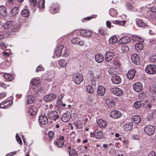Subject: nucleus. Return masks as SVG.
I'll return each instance as SVG.
<instances>
[{"mask_svg":"<svg viewBox=\"0 0 156 156\" xmlns=\"http://www.w3.org/2000/svg\"><path fill=\"white\" fill-rule=\"evenodd\" d=\"M138 38V39H142V38L136 35H131L130 34H123L119 36L118 35H113L109 39H136Z\"/></svg>","mask_w":156,"mask_h":156,"instance_id":"obj_1","label":"nucleus"},{"mask_svg":"<svg viewBox=\"0 0 156 156\" xmlns=\"http://www.w3.org/2000/svg\"><path fill=\"white\" fill-rule=\"evenodd\" d=\"M83 79V77L82 74L77 73L73 76V81L74 83L78 85L81 83Z\"/></svg>","mask_w":156,"mask_h":156,"instance_id":"obj_2","label":"nucleus"},{"mask_svg":"<svg viewBox=\"0 0 156 156\" xmlns=\"http://www.w3.org/2000/svg\"><path fill=\"white\" fill-rule=\"evenodd\" d=\"M146 72L149 74H153L156 73V66L153 64L147 65L145 69Z\"/></svg>","mask_w":156,"mask_h":156,"instance_id":"obj_3","label":"nucleus"},{"mask_svg":"<svg viewBox=\"0 0 156 156\" xmlns=\"http://www.w3.org/2000/svg\"><path fill=\"white\" fill-rule=\"evenodd\" d=\"M95 72L92 71H90L88 72V80L90 81L92 85H95L96 83L95 80V78L96 77L97 78L99 79L100 77V76L97 75V76L95 75L94 73Z\"/></svg>","mask_w":156,"mask_h":156,"instance_id":"obj_4","label":"nucleus"},{"mask_svg":"<svg viewBox=\"0 0 156 156\" xmlns=\"http://www.w3.org/2000/svg\"><path fill=\"white\" fill-rule=\"evenodd\" d=\"M155 129L154 126L151 125H148L144 127V130L148 136L153 135L155 131Z\"/></svg>","mask_w":156,"mask_h":156,"instance_id":"obj_5","label":"nucleus"},{"mask_svg":"<svg viewBox=\"0 0 156 156\" xmlns=\"http://www.w3.org/2000/svg\"><path fill=\"white\" fill-rule=\"evenodd\" d=\"M48 118L51 120L56 121L58 119L59 115L58 113L55 111H50L48 114Z\"/></svg>","mask_w":156,"mask_h":156,"instance_id":"obj_6","label":"nucleus"},{"mask_svg":"<svg viewBox=\"0 0 156 156\" xmlns=\"http://www.w3.org/2000/svg\"><path fill=\"white\" fill-rule=\"evenodd\" d=\"M110 91L113 94L118 96H121L123 94L122 90L117 87L112 88L110 89Z\"/></svg>","mask_w":156,"mask_h":156,"instance_id":"obj_7","label":"nucleus"},{"mask_svg":"<svg viewBox=\"0 0 156 156\" xmlns=\"http://www.w3.org/2000/svg\"><path fill=\"white\" fill-rule=\"evenodd\" d=\"M64 137L63 136H60L57 140L54 142V144L58 147L61 148L64 145Z\"/></svg>","mask_w":156,"mask_h":156,"instance_id":"obj_8","label":"nucleus"},{"mask_svg":"<svg viewBox=\"0 0 156 156\" xmlns=\"http://www.w3.org/2000/svg\"><path fill=\"white\" fill-rule=\"evenodd\" d=\"M64 46L62 44H58L55 48V54L58 57L62 55V50L63 49Z\"/></svg>","mask_w":156,"mask_h":156,"instance_id":"obj_9","label":"nucleus"},{"mask_svg":"<svg viewBox=\"0 0 156 156\" xmlns=\"http://www.w3.org/2000/svg\"><path fill=\"white\" fill-rule=\"evenodd\" d=\"M131 58L132 62L134 64L137 65L140 63V57L137 54H132L131 55Z\"/></svg>","mask_w":156,"mask_h":156,"instance_id":"obj_10","label":"nucleus"},{"mask_svg":"<svg viewBox=\"0 0 156 156\" xmlns=\"http://www.w3.org/2000/svg\"><path fill=\"white\" fill-rule=\"evenodd\" d=\"M110 116L114 119L119 118L121 117L122 114L121 112L118 110H113L110 113Z\"/></svg>","mask_w":156,"mask_h":156,"instance_id":"obj_11","label":"nucleus"},{"mask_svg":"<svg viewBox=\"0 0 156 156\" xmlns=\"http://www.w3.org/2000/svg\"><path fill=\"white\" fill-rule=\"evenodd\" d=\"M142 84L140 82L135 83L133 85V88L136 92H140L143 89Z\"/></svg>","mask_w":156,"mask_h":156,"instance_id":"obj_12","label":"nucleus"},{"mask_svg":"<svg viewBox=\"0 0 156 156\" xmlns=\"http://www.w3.org/2000/svg\"><path fill=\"white\" fill-rule=\"evenodd\" d=\"M38 121L40 123L44 125L48 123V121L47 117L44 114H42L39 117Z\"/></svg>","mask_w":156,"mask_h":156,"instance_id":"obj_13","label":"nucleus"},{"mask_svg":"<svg viewBox=\"0 0 156 156\" xmlns=\"http://www.w3.org/2000/svg\"><path fill=\"white\" fill-rule=\"evenodd\" d=\"M112 81L113 83L116 84H120L122 81V79L118 75H114L111 77Z\"/></svg>","mask_w":156,"mask_h":156,"instance_id":"obj_14","label":"nucleus"},{"mask_svg":"<svg viewBox=\"0 0 156 156\" xmlns=\"http://www.w3.org/2000/svg\"><path fill=\"white\" fill-rule=\"evenodd\" d=\"M80 33L81 35L86 37H90L93 34V33L91 31L85 29L80 30Z\"/></svg>","mask_w":156,"mask_h":156,"instance_id":"obj_15","label":"nucleus"},{"mask_svg":"<svg viewBox=\"0 0 156 156\" xmlns=\"http://www.w3.org/2000/svg\"><path fill=\"white\" fill-rule=\"evenodd\" d=\"M56 96L54 94H50L46 95L44 97V100L46 101H49L54 100Z\"/></svg>","mask_w":156,"mask_h":156,"instance_id":"obj_16","label":"nucleus"},{"mask_svg":"<svg viewBox=\"0 0 156 156\" xmlns=\"http://www.w3.org/2000/svg\"><path fill=\"white\" fill-rule=\"evenodd\" d=\"M71 115L69 112H66L64 113L62 116V120L65 122H66L69 121L71 118Z\"/></svg>","mask_w":156,"mask_h":156,"instance_id":"obj_17","label":"nucleus"},{"mask_svg":"<svg viewBox=\"0 0 156 156\" xmlns=\"http://www.w3.org/2000/svg\"><path fill=\"white\" fill-rule=\"evenodd\" d=\"M59 9V5L58 4L52 5L49 9V11L52 14L57 12Z\"/></svg>","mask_w":156,"mask_h":156,"instance_id":"obj_18","label":"nucleus"},{"mask_svg":"<svg viewBox=\"0 0 156 156\" xmlns=\"http://www.w3.org/2000/svg\"><path fill=\"white\" fill-rule=\"evenodd\" d=\"M37 111L35 105H33L30 108L28 111V113L31 116L34 115L37 113Z\"/></svg>","mask_w":156,"mask_h":156,"instance_id":"obj_19","label":"nucleus"},{"mask_svg":"<svg viewBox=\"0 0 156 156\" xmlns=\"http://www.w3.org/2000/svg\"><path fill=\"white\" fill-rule=\"evenodd\" d=\"M105 92V88L102 86H99L97 89V93L98 94L101 96L104 95Z\"/></svg>","mask_w":156,"mask_h":156,"instance_id":"obj_20","label":"nucleus"},{"mask_svg":"<svg viewBox=\"0 0 156 156\" xmlns=\"http://www.w3.org/2000/svg\"><path fill=\"white\" fill-rule=\"evenodd\" d=\"M136 72L135 69H131L129 70L127 73V76L129 80H132L134 78Z\"/></svg>","mask_w":156,"mask_h":156,"instance_id":"obj_21","label":"nucleus"},{"mask_svg":"<svg viewBox=\"0 0 156 156\" xmlns=\"http://www.w3.org/2000/svg\"><path fill=\"white\" fill-rule=\"evenodd\" d=\"M114 56V53L113 52L110 51L107 52L105 54V60L107 62H109L112 59Z\"/></svg>","mask_w":156,"mask_h":156,"instance_id":"obj_22","label":"nucleus"},{"mask_svg":"<svg viewBox=\"0 0 156 156\" xmlns=\"http://www.w3.org/2000/svg\"><path fill=\"white\" fill-rule=\"evenodd\" d=\"M12 25V26L11 29V31L13 32H16L19 31L20 29L21 26V23H13V22Z\"/></svg>","mask_w":156,"mask_h":156,"instance_id":"obj_23","label":"nucleus"},{"mask_svg":"<svg viewBox=\"0 0 156 156\" xmlns=\"http://www.w3.org/2000/svg\"><path fill=\"white\" fill-rule=\"evenodd\" d=\"M95 58L96 61L98 63L102 62L104 59L103 55L100 53L97 54L95 55Z\"/></svg>","mask_w":156,"mask_h":156,"instance_id":"obj_24","label":"nucleus"},{"mask_svg":"<svg viewBox=\"0 0 156 156\" xmlns=\"http://www.w3.org/2000/svg\"><path fill=\"white\" fill-rule=\"evenodd\" d=\"M12 102L11 100H7L0 105V107L1 108L6 109L9 106L11 105Z\"/></svg>","mask_w":156,"mask_h":156,"instance_id":"obj_25","label":"nucleus"},{"mask_svg":"<svg viewBox=\"0 0 156 156\" xmlns=\"http://www.w3.org/2000/svg\"><path fill=\"white\" fill-rule=\"evenodd\" d=\"M105 103L110 108H113L115 106V102L112 99H108L106 100Z\"/></svg>","mask_w":156,"mask_h":156,"instance_id":"obj_26","label":"nucleus"},{"mask_svg":"<svg viewBox=\"0 0 156 156\" xmlns=\"http://www.w3.org/2000/svg\"><path fill=\"white\" fill-rule=\"evenodd\" d=\"M94 136L96 138L100 139L103 136V134L101 130H97L94 132Z\"/></svg>","mask_w":156,"mask_h":156,"instance_id":"obj_27","label":"nucleus"},{"mask_svg":"<svg viewBox=\"0 0 156 156\" xmlns=\"http://www.w3.org/2000/svg\"><path fill=\"white\" fill-rule=\"evenodd\" d=\"M21 14L23 17H28L30 14V11L29 9H23L21 11Z\"/></svg>","mask_w":156,"mask_h":156,"instance_id":"obj_28","label":"nucleus"},{"mask_svg":"<svg viewBox=\"0 0 156 156\" xmlns=\"http://www.w3.org/2000/svg\"><path fill=\"white\" fill-rule=\"evenodd\" d=\"M27 102L26 104L27 105L28 104H31L34 103L35 100V98L34 96L31 95H28L26 97Z\"/></svg>","mask_w":156,"mask_h":156,"instance_id":"obj_29","label":"nucleus"},{"mask_svg":"<svg viewBox=\"0 0 156 156\" xmlns=\"http://www.w3.org/2000/svg\"><path fill=\"white\" fill-rule=\"evenodd\" d=\"M133 124L131 122H129L125 124L124 126V129L126 131H129L131 130L133 127Z\"/></svg>","mask_w":156,"mask_h":156,"instance_id":"obj_30","label":"nucleus"},{"mask_svg":"<svg viewBox=\"0 0 156 156\" xmlns=\"http://www.w3.org/2000/svg\"><path fill=\"white\" fill-rule=\"evenodd\" d=\"M136 23L137 25L139 27H144L147 26V25L144 23L142 19H136Z\"/></svg>","mask_w":156,"mask_h":156,"instance_id":"obj_31","label":"nucleus"},{"mask_svg":"<svg viewBox=\"0 0 156 156\" xmlns=\"http://www.w3.org/2000/svg\"><path fill=\"white\" fill-rule=\"evenodd\" d=\"M71 43L74 44H78L83 46L84 45V41L82 40H71Z\"/></svg>","mask_w":156,"mask_h":156,"instance_id":"obj_32","label":"nucleus"},{"mask_svg":"<svg viewBox=\"0 0 156 156\" xmlns=\"http://www.w3.org/2000/svg\"><path fill=\"white\" fill-rule=\"evenodd\" d=\"M97 123L98 125L101 128H104L107 125L106 121L102 119L98 120L97 122Z\"/></svg>","mask_w":156,"mask_h":156,"instance_id":"obj_33","label":"nucleus"},{"mask_svg":"<svg viewBox=\"0 0 156 156\" xmlns=\"http://www.w3.org/2000/svg\"><path fill=\"white\" fill-rule=\"evenodd\" d=\"M131 121L135 124H138L140 121V117L138 115H135L132 118Z\"/></svg>","mask_w":156,"mask_h":156,"instance_id":"obj_34","label":"nucleus"},{"mask_svg":"<svg viewBox=\"0 0 156 156\" xmlns=\"http://www.w3.org/2000/svg\"><path fill=\"white\" fill-rule=\"evenodd\" d=\"M126 7L127 9L129 10L136 12L137 11V9L134 8V6L132 4L128 2L126 4Z\"/></svg>","mask_w":156,"mask_h":156,"instance_id":"obj_35","label":"nucleus"},{"mask_svg":"<svg viewBox=\"0 0 156 156\" xmlns=\"http://www.w3.org/2000/svg\"><path fill=\"white\" fill-rule=\"evenodd\" d=\"M144 107L147 109H150L152 106V104L150 101H146L143 104Z\"/></svg>","mask_w":156,"mask_h":156,"instance_id":"obj_36","label":"nucleus"},{"mask_svg":"<svg viewBox=\"0 0 156 156\" xmlns=\"http://www.w3.org/2000/svg\"><path fill=\"white\" fill-rule=\"evenodd\" d=\"M0 14L3 17H5L7 16L6 9L3 6H0Z\"/></svg>","mask_w":156,"mask_h":156,"instance_id":"obj_37","label":"nucleus"},{"mask_svg":"<svg viewBox=\"0 0 156 156\" xmlns=\"http://www.w3.org/2000/svg\"><path fill=\"white\" fill-rule=\"evenodd\" d=\"M128 46L126 45H122L121 47V51L122 53H126L129 50Z\"/></svg>","mask_w":156,"mask_h":156,"instance_id":"obj_38","label":"nucleus"},{"mask_svg":"<svg viewBox=\"0 0 156 156\" xmlns=\"http://www.w3.org/2000/svg\"><path fill=\"white\" fill-rule=\"evenodd\" d=\"M19 8L17 7H15L11 10V13L13 17H15L18 14L19 12Z\"/></svg>","mask_w":156,"mask_h":156,"instance_id":"obj_39","label":"nucleus"},{"mask_svg":"<svg viewBox=\"0 0 156 156\" xmlns=\"http://www.w3.org/2000/svg\"><path fill=\"white\" fill-rule=\"evenodd\" d=\"M144 16L148 18H152L154 16V13H152L150 10L148 11L147 12L144 14Z\"/></svg>","mask_w":156,"mask_h":156,"instance_id":"obj_40","label":"nucleus"},{"mask_svg":"<svg viewBox=\"0 0 156 156\" xmlns=\"http://www.w3.org/2000/svg\"><path fill=\"white\" fill-rule=\"evenodd\" d=\"M108 72L111 75H115L117 73V69L113 67L109 69L108 70Z\"/></svg>","mask_w":156,"mask_h":156,"instance_id":"obj_41","label":"nucleus"},{"mask_svg":"<svg viewBox=\"0 0 156 156\" xmlns=\"http://www.w3.org/2000/svg\"><path fill=\"white\" fill-rule=\"evenodd\" d=\"M13 22L11 21H7L4 25V28L5 29H8L12 25Z\"/></svg>","mask_w":156,"mask_h":156,"instance_id":"obj_42","label":"nucleus"},{"mask_svg":"<svg viewBox=\"0 0 156 156\" xmlns=\"http://www.w3.org/2000/svg\"><path fill=\"white\" fill-rule=\"evenodd\" d=\"M74 125L76 129H81L82 128L83 126V125L80 121L75 122L74 123Z\"/></svg>","mask_w":156,"mask_h":156,"instance_id":"obj_43","label":"nucleus"},{"mask_svg":"<svg viewBox=\"0 0 156 156\" xmlns=\"http://www.w3.org/2000/svg\"><path fill=\"white\" fill-rule=\"evenodd\" d=\"M109 13L112 17H115L117 15V12L114 9H111L109 11Z\"/></svg>","mask_w":156,"mask_h":156,"instance_id":"obj_44","label":"nucleus"},{"mask_svg":"<svg viewBox=\"0 0 156 156\" xmlns=\"http://www.w3.org/2000/svg\"><path fill=\"white\" fill-rule=\"evenodd\" d=\"M44 0H39L38 3L37 5L39 8H43L44 7Z\"/></svg>","mask_w":156,"mask_h":156,"instance_id":"obj_45","label":"nucleus"},{"mask_svg":"<svg viewBox=\"0 0 156 156\" xmlns=\"http://www.w3.org/2000/svg\"><path fill=\"white\" fill-rule=\"evenodd\" d=\"M136 49L137 51H140L143 49V46L141 42L137 43L135 45Z\"/></svg>","mask_w":156,"mask_h":156,"instance_id":"obj_46","label":"nucleus"},{"mask_svg":"<svg viewBox=\"0 0 156 156\" xmlns=\"http://www.w3.org/2000/svg\"><path fill=\"white\" fill-rule=\"evenodd\" d=\"M58 64L60 66L63 67L66 66V62L65 60L61 59L59 60L58 62Z\"/></svg>","mask_w":156,"mask_h":156,"instance_id":"obj_47","label":"nucleus"},{"mask_svg":"<svg viewBox=\"0 0 156 156\" xmlns=\"http://www.w3.org/2000/svg\"><path fill=\"white\" fill-rule=\"evenodd\" d=\"M68 151L70 156H78L77 152L75 150L73 149L70 151L69 150H68Z\"/></svg>","mask_w":156,"mask_h":156,"instance_id":"obj_48","label":"nucleus"},{"mask_svg":"<svg viewBox=\"0 0 156 156\" xmlns=\"http://www.w3.org/2000/svg\"><path fill=\"white\" fill-rule=\"evenodd\" d=\"M126 23V21L122 20V21H119L118 20H116L115 21V23L119 25L123 26Z\"/></svg>","mask_w":156,"mask_h":156,"instance_id":"obj_49","label":"nucleus"},{"mask_svg":"<svg viewBox=\"0 0 156 156\" xmlns=\"http://www.w3.org/2000/svg\"><path fill=\"white\" fill-rule=\"evenodd\" d=\"M86 90L88 92L90 93H93L94 90L92 87L90 85H88L86 88Z\"/></svg>","mask_w":156,"mask_h":156,"instance_id":"obj_50","label":"nucleus"},{"mask_svg":"<svg viewBox=\"0 0 156 156\" xmlns=\"http://www.w3.org/2000/svg\"><path fill=\"white\" fill-rule=\"evenodd\" d=\"M40 82V81L39 80L36 79H34L31 81V83L33 85L35 86H37L39 84Z\"/></svg>","mask_w":156,"mask_h":156,"instance_id":"obj_51","label":"nucleus"},{"mask_svg":"<svg viewBox=\"0 0 156 156\" xmlns=\"http://www.w3.org/2000/svg\"><path fill=\"white\" fill-rule=\"evenodd\" d=\"M141 105V104L140 102L137 101L134 103L133 104V107L135 108H140Z\"/></svg>","mask_w":156,"mask_h":156,"instance_id":"obj_52","label":"nucleus"},{"mask_svg":"<svg viewBox=\"0 0 156 156\" xmlns=\"http://www.w3.org/2000/svg\"><path fill=\"white\" fill-rule=\"evenodd\" d=\"M150 91L153 94L156 92V87L154 86H151L149 88Z\"/></svg>","mask_w":156,"mask_h":156,"instance_id":"obj_53","label":"nucleus"},{"mask_svg":"<svg viewBox=\"0 0 156 156\" xmlns=\"http://www.w3.org/2000/svg\"><path fill=\"white\" fill-rule=\"evenodd\" d=\"M4 77L5 79L9 81H11L12 78V76L8 74H4Z\"/></svg>","mask_w":156,"mask_h":156,"instance_id":"obj_54","label":"nucleus"},{"mask_svg":"<svg viewBox=\"0 0 156 156\" xmlns=\"http://www.w3.org/2000/svg\"><path fill=\"white\" fill-rule=\"evenodd\" d=\"M99 33L102 35H105L107 34V30L106 29H104L102 28L100 29H99L98 30Z\"/></svg>","mask_w":156,"mask_h":156,"instance_id":"obj_55","label":"nucleus"},{"mask_svg":"<svg viewBox=\"0 0 156 156\" xmlns=\"http://www.w3.org/2000/svg\"><path fill=\"white\" fill-rule=\"evenodd\" d=\"M16 140L18 142V143L20 144V145H22V141L21 139L19 136L18 134H16Z\"/></svg>","mask_w":156,"mask_h":156,"instance_id":"obj_56","label":"nucleus"},{"mask_svg":"<svg viewBox=\"0 0 156 156\" xmlns=\"http://www.w3.org/2000/svg\"><path fill=\"white\" fill-rule=\"evenodd\" d=\"M44 70V68L41 65H39L36 69V71L38 72L40 71H43Z\"/></svg>","mask_w":156,"mask_h":156,"instance_id":"obj_57","label":"nucleus"},{"mask_svg":"<svg viewBox=\"0 0 156 156\" xmlns=\"http://www.w3.org/2000/svg\"><path fill=\"white\" fill-rule=\"evenodd\" d=\"M150 60L153 62H156V55H153L151 56L150 58Z\"/></svg>","mask_w":156,"mask_h":156,"instance_id":"obj_58","label":"nucleus"},{"mask_svg":"<svg viewBox=\"0 0 156 156\" xmlns=\"http://www.w3.org/2000/svg\"><path fill=\"white\" fill-rule=\"evenodd\" d=\"M122 40H119V41L118 42V44H122L126 43L130 41H128L129 40H126V41H123Z\"/></svg>","mask_w":156,"mask_h":156,"instance_id":"obj_59","label":"nucleus"},{"mask_svg":"<svg viewBox=\"0 0 156 156\" xmlns=\"http://www.w3.org/2000/svg\"><path fill=\"white\" fill-rule=\"evenodd\" d=\"M48 136L50 139H52L54 135V133L51 131L48 132Z\"/></svg>","mask_w":156,"mask_h":156,"instance_id":"obj_60","label":"nucleus"},{"mask_svg":"<svg viewBox=\"0 0 156 156\" xmlns=\"http://www.w3.org/2000/svg\"><path fill=\"white\" fill-rule=\"evenodd\" d=\"M118 40H108V41L110 43L114 44L117 43Z\"/></svg>","mask_w":156,"mask_h":156,"instance_id":"obj_61","label":"nucleus"},{"mask_svg":"<svg viewBox=\"0 0 156 156\" xmlns=\"http://www.w3.org/2000/svg\"><path fill=\"white\" fill-rule=\"evenodd\" d=\"M68 52L66 49L64 50L62 52V55L64 56H66L68 55Z\"/></svg>","mask_w":156,"mask_h":156,"instance_id":"obj_62","label":"nucleus"},{"mask_svg":"<svg viewBox=\"0 0 156 156\" xmlns=\"http://www.w3.org/2000/svg\"><path fill=\"white\" fill-rule=\"evenodd\" d=\"M29 1L34 6H35L37 3V0H29Z\"/></svg>","mask_w":156,"mask_h":156,"instance_id":"obj_63","label":"nucleus"},{"mask_svg":"<svg viewBox=\"0 0 156 156\" xmlns=\"http://www.w3.org/2000/svg\"><path fill=\"white\" fill-rule=\"evenodd\" d=\"M150 10L152 13H156V6H154L151 8L150 9Z\"/></svg>","mask_w":156,"mask_h":156,"instance_id":"obj_64","label":"nucleus"}]
</instances>
